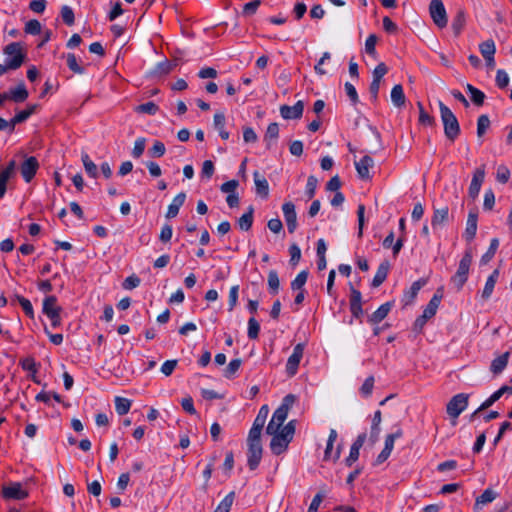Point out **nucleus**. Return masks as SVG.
I'll list each match as a JSON object with an SVG mask.
<instances>
[{"label":"nucleus","instance_id":"obj_1","mask_svg":"<svg viewBox=\"0 0 512 512\" xmlns=\"http://www.w3.org/2000/svg\"><path fill=\"white\" fill-rule=\"evenodd\" d=\"M3 53L6 56L14 55V58H6L5 64H0V76L4 75L8 70L20 68L26 58L20 42L9 43L4 47Z\"/></svg>","mask_w":512,"mask_h":512},{"label":"nucleus","instance_id":"obj_2","mask_svg":"<svg viewBox=\"0 0 512 512\" xmlns=\"http://www.w3.org/2000/svg\"><path fill=\"white\" fill-rule=\"evenodd\" d=\"M440 116L444 127V134L450 142H454L460 134L459 122L451 111L442 101H439Z\"/></svg>","mask_w":512,"mask_h":512},{"label":"nucleus","instance_id":"obj_3","mask_svg":"<svg viewBox=\"0 0 512 512\" xmlns=\"http://www.w3.org/2000/svg\"><path fill=\"white\" fill-rule=\"evenodd\" d=\"M471 263L472 252L467 250L459 262L456 273L450 279V282L455 287L456 291H460L467 282Z\"/></svg>","mask_w":512,"mask_h":512},{"label":"nucleus","instance_id":"obj_4","mask_svg":"<svg viewBox=\"0 0 512 512\" xmlns=\"http://www.w3.org/2000/svg\"><path fill=\"white\" fill-rule=\"evenodd\" d=\"M468 406V395L459 393L451 398L446 406L447 414L456 420Z\"/></svg>","mask_w":512,"mask_h":512},{"label":"nucleus","instance_id":"obj_5","mask_svg":"<svg viewBox=\"0 0 512 512\" xmlns=\"http://www.w3.org/2000/svg\"><path fill=\"white\" fill-rule=\"evenodd\" d=\"M431 18L436 26L444 28L447 26V14L442 0H431L429 5Z\"/></svg>","mask_w":512,"mask_h":512},{"label":"nucleus","instance_id":"obj_6","mask_svg":"<svg viewBox=\"0 0 512 512\" xmlns=\"http://www.w3.org/2000/svg\"><path fill=\"white\" fill-rule=\"evenodd\" d=\"M296 396L294 394L286 395L280 406L274 411L273 418L277 421L278 425H283L284 421L287 419L288 412L296 402Z\"/></svg>","mask_w":512,"mask_h":512},{"label":"nucleus","instance_id":"obj_7","mask_svg":"<svg viewBox=\"0 0 512 512\" xmlns=\"http://www.w3.org/2000/svg\"><path fill=\"white\" fill-rule=\"evenodd\" d=\"M304 348L305 345L303 343H298L293 348V352L286 363V373L288 376L292 377L297 373L300 361L303 357Z\"/></svg>","mask_w":512,"mask_h":512},{"label":"nucleus","instance_id":"obj_8","mask_svg":"<svg viewBox=\"0 0 512 512\" xmlns=\"http://www.w3.org/2000/svg\"><path fill=\"white\" fill-rule=\"evenodd\" d=\"M367 438V434L361 433L357 436L355 441L352 443L350 447L349 455L345 458L344 462L347 467H351L358 459L360 455V449L365 443Z\"/></svg>","mask_w":512,"mask_h":512},{"label":"nucleus","instance_id":"obj_9","mask_svg":"<svg viewBox=\"0 0 512 512\" xmlns=\"http://www.w3.org/2000/svg\"><path fill=\"white\" fill-rule=\"evenodd\" d=\"M39 168V162L34 156L26 158L20 166V173L26 182H30Z\"/></svg>","mask_w":512,"mask_h":512},{"label":"nucleus","instance_id":"obj_10","mask_svg":"<svg viewBox=\"0 0 512 512\" xmlns=\"http://www.w3.org/2000/svg\"><path fill=\"white\" fill-rule=\"evenodd\" d=\"M284 219L289 233H294L297 229V215L295 205L292 202H286L282 206Z\"/></svg>","mask_w":512,"mask_h":512},{"label":"nucleus","instance_id":"obj_11","mask_svg":"<svg viewBox=\"0 0 512 512\" xmlns=\"http://www.w3.org/2000/svg\"><path fill=\"white\" fill-rule=\"evenodd\" d=\"M247 451V464L250 470H255L262 458V444L250 443Z\"/></svg>","mask_w":512,"mask_h":512},{"label":"nucleus","instance_id":"obj_12","mask_svg":"<svg viewBox=\"0 0 512 512\" xmlns=\"http://www.w3.org/2000/svg\"><path fill=\"white\" fill-rule=\"evenodd\" d=\"M350 311L352 316L356 319H361L364 314L362 309V294L354 287H351Z\"/></svg>","mask_w":512,"mask_h":512},{"label":"nucleus","instance_id":"obj_13","mask_svg":"<svg viewBox=\"0 0 512 512\" xmlns=\"http://www.w3.org/2000/svg\"><path fill=\"white\" fill-rule=\"evenodd\" d=\"M2 495L7 499L23 500L28 497V492L22 488L20 483H12L3 487Z\"/></svg>","mask_w":512,"mask_h":512},{"label":"nucleus","instance_id":"obj_14","mask_svg":"<svg viewBox=\"0 0 512 512\" xmlns=\"http://www.w3.org/2000/svg\"><path fill=\"white\" fill-rule=\"evenodd\" d=\"M304 104L302 101H297L293 106L282 105L280 107L281 116L284 119H299L302 117Z\"/></svg>","mask_w":512,"mask_h":512},{"label":"nucleus","instance_id":"obj_15","mask_svg":"<svg viewBox=\"0 0 512 512\" xmlns=\"http://www.w3.org/2000/svg\"><path fill=\"white\" fill-rule=\"evenodd\" d=\"M16 168V161L11 160L8 165L0 171V192H6L7 182L16 175Z\"/></svg>","mask_w":512,"mask_h":512},{"label":"nucleus","instance_id":"obj_16","mask_svg":"<svg viewBox=\"0 0 512 512\" xmlns=\"http://www.w3.org/2000/svg\"><path fill=\"white\" fill-rule=\"evenodd\" d=\"M4 93L8 97V100H11L15 103H22L26 101L29 96L24 82L19 83L16 88H11L8 92Z\"/></svg>","mask_w":512,"mask_h":512},{"label":"nucleus","instance_id":"obj_17","mask_svg":"<svg viewBox=\"0 0 512 512\" xmlns=\"http://www.w3.org/2000/svg\"><path fill=\"white\" fill-rule=\"evenodd\" d=\"M477 221H478V215L476 211L471 210L468 214L467 222H466V228L464 232V238L466 241L471 242L476 235L477 232Z\"/></svg>","mask_w":512,"mask_h":512},{"label":"nucleus","instance_id":"obj_18","mask_svg":"<svg viewBox=\"0 0 512 512\" xmlns=\"http://www.w3.org/2000/svg\"><path fill=\"white\" fill-rule=\"evenodd\" d=\"M374 166V160L368 156H363L359 161L355 162V167L358 173V176L361 179H368L370 174V168Z\"/></svg>","mask_w":512,"mask_h":512},{"label":"nucleus","instance_id":"obj_19","mask_svg":"<svg viewBox=\"0 0 512 512\" xmlns=\"http://www.w3.org/2000/svg\"><path fill=\"white\" fill-rule=\"evenodd\" d=\"M390 267L391 265L388 260H384L383 262L380 263L376 271V274L374 275V278L372 280V287H379L386 280Z\"/></svg>","mask_w":512,"mask_h":512},{"label":"nucleus","instance_id":"obj_20","mask_svg":"<svg viewBox=\"0 0 512 512\" xmlns=\"http://www.w3.org/2000/svg\"><path fill=\"white\" fill-rule=\"evenodd\" d=\"M392 307H393V302H390V301L382 304L375 312H373L369 316L368 321L371 324L380 323L382 320H384L387 317V315L391 311Z\"/></svg>","mask_w":512,"mask_h":512},{"label":"nucleus","instance_id":"obj_21","mask_svg":"<svg viewBox=\"0 0 512 512\" xmlns=\"http://www.w3.org/2000/svg\"><path fill=\"white\" fill-rule=\"evenodd\" d=\"M509 357H510V352H505V353L499 355L498 357H496L495 359H493L491 362V365H490V371L494 375L501 374L508 365Z\"/></svg>","mask_w":512,"mask_h":512},{"label":"nucleus","instance_id":"obj_22","mask_svg":"<svg viewBox=\"0 0 512 512\" xmlns=\"http://www.w3.org/2000/svg\"><path fill=\"white\" fill-rule=\"evenodd\" d=\"M426 282L427 281L425 279H419L412 283L409 290L405 291V293H404V296H403L404 305H409V304L413 303L419 290L424 285H426Z\"/></svg>","mask_w":512,"mask_h":512},{"label":"nucleus","instance_id":"obj_23","mask_svg":"<svg viewBox=\"0 0 512 512\" xmlns=\"http://www.w3.org/2000/svg\"><path fill=\"white\" fill-rule=\"evenodd\" d=\"M42 311L47 317H49L53 316L57 312L61 313L62 308L57 305V298L54 295H50L44 298Z\"/></svg>","mask_w":512,"mask_h":512},{"label":"nucleus","instance_id":"obj_24","mask_svg":"<svg viewBox=\"0 0 512 512\" xmlns=\"http://www.w3.org/2000/svg\"><path fill=\"white\" fill-rule=\"evenodd\" d=\"M382 421V413L380 410L375 411L373 419H372V425H371V431H370V437L369 440L371 444H375L378 439L381 432L380 424Z\"/></svg>","mask_w":512,"mask_h":512},{"label":"nucleus","instance_id":"obj_25","mask_svg":"<svg viewBox=\"0 0 512 512\" xmlns=\"http://www.w3.org/2000/svg\"><path fill=\"white\" fill-rule=\"evenodd\" d=\"M498 494L491 488H487L475 500L474 509L479 510L483 505L491 503L497 498Z\"/></svg>","mask_w":512,"mask_h":512},{"label":"nucleus","instance_id":"obj_26","mask_svg":"<svg viewBox=\"0 0 512 512\" xmlns=\"http://www.w3.org/2000/svg\"><path fill=\"white\" fill-rule=\"evenodd\" d=\"M466 24V15L463 9H458L453 17L451 28L455 36H459Z\"/></svg>","mask_w":512,"mask_h":512},{"label":"nucleus","instance_id":"obj_27","mask_svg":"<svg viewBox=\"0 0 512 512\" xmlns=\"http://www.w3.org/2000/svg\"><path fill=\"white\" fill-rule=\"evenodd\" d=\"M484 178H485V167L483 165L481 167H478L475 170L468 192H479L481 189V185L484 181Z\"/></svg>","mask_w":512,"mask_h":512},{"label":"nucleus","instance_id":"obj_28","mask_svg":"<svg viewBox=\"0 0 512 512\" xmlns=\"http://www.w3.org/2000/svg\"><path fill=\"white\" fill-rule=\"evenodd\" d=\"M442 299V295H439L438 293L434 294L433 297L430 299L429 303L425 307L423 311V318H432L435 316L437 309L440 305Z\"/></svg>","mask_w":512,"mask_h":512},{"label":"nucleus","instance_id":"obj_29","mask_svg":"<svg viewBox=\"0 0 512 512\" xmlns=\"http://www.w3.org/2000/svg\"><path fill=\"white\" fill-rule=\"evenodd\" d=\"M186 194H176L171 204L168 206L166 218H174L178 215L180 207L185 202Z\"/></svg>","mask_w":512,"mask_h":512},{"label":"nucleus","instance_id":"obj_30","mask_svg":"<svg viewBox=\"0 0 512 512\" xmlns=\"http://www.w3.org/2000/svg\"><path fill=\"white\" fill-rule=\"evenodd\" d=\"M499 276V270L495 269L490 276L487 278L484 289L482 291V298L487 300L491 297L495 284Z\"/></svg>","mask_w":512,"mask_h":512},{"label":"nucleus","instance_id":"obj_31","mask_svg":"<svg viewBox=\"0 0 512 512\" xmlns=\"http://www.w3.org/2000/svg\"><path fill=\"white\" fill-rule=\"evenodd\" d=\"M279 137V125L276 122L270 123L264 135V142L267 149H271L272 142L276 141Z\"/></svg>","mask_w":512,"mask_h":512},{"label":"nucleus","instance_id":"obj_32","mask_svg":"<svg viewBox=\"0 0 512 512\" xmlns=\"http://www.w3.org/2000/svg\"><path fill=\"white\" fill-rule=\"evenodd\" d=\"M391 101L398 108H401L405 105L406 97L402 85L397 84L392 88Z\"/></svg>","mask_w":512,"mask_h":512},{"label":"nucleus","instance_id":"obj_33","mask_svg":"<svg viewBox=\"0 0 512 512\" xmlns=\"http://www.w3.org/2000/svg\"><path fill=\"white\" fill-rule=\"evenodd\" d=\"M295 428H296V420H291L282 429L280 428V430L278 431V433L276 435H278L281 439L290 443L295 434Z\"/></svg>","mask_w":512,"mask_h":512},{"label":"nucleus","instance_id":"obj_34","mask_svg":"<svg viewBox=\"0 0 512 512\" xmlns=\"http://www.w3.org/2000/svg\"><path fill=\"white\" fill-rule=\"evenodd\" d=\"M448 215H449V209L447 206L440 208V209H435L432 220H431L432 227L435 228V227L447 222Z\"/></svg>","mask_w":512,"mask_h":512},{"label":"nucleus","instance_id":"obj_35","mask_svg":"<svg viewBox=\"0 0 512 512\" xmlns=\"http://www.w3.org/2000/svg\"><path fill=\"white\" fill-rule=\"evenodd\" d=\"M253 206H249L247 212H245L238 220V226L242 231H248L251 229L253 224Z\"/></svg>","mask_w":512,"mask_h":512},{"label":"nucleus","instance_id":"obj_36","mask_svg":"<svg viewBox=\"0 0 512 512\" xmlns=\"http://www.w3.org/2000/svg\"><path fill=\"white\" fill-rule=\"evenodd\" d=\"M66 59V64L68 68L75 74H84L85 68L80 65L78 62V59L74 53H67L66 55H63Z\"/></svg>","mask_w":512,"mask_h":512},{"label":"nucleus","instance_id":"obj_37","mask_svg":"<svg viewBox=\"0 0 512 512\" xmlns=\"http://www.w3.org/2000/svg\"><path fill=\"white\" fill-rule=\"evenodd\" d=\"M289 443L281 439L278 435H274L270 442V449L273 454L280 455L288 448Z\"/></svg>","mask_w":512,"mask_h":512},{"label":"nucleus","instance_id":"obj_38","mask_svg":"<svg viewBox=\"0 0 512 512\" xmlns=\"http://www.w3.org/2000/svg\"><path fill=\"white\" fill-rule=\"evenodd\" d=\"M225 115L222 112L215 113L214 115V127L218 130L220 137L223 140L229 138V132L224 129L225 126Z\"/></svg>","mask_w":512,"mask_h":512},{"label":"nucleus","instance_id":"obj_39","mask_svg":"<svg viewBox=\"0 0 512 512\" xmlns=\"http://www.w3.org/2000/svg\"><path fill=\"white\" fill-rule=\"evenodd\" d=\"M466 89L470 93L471 101L476 106H482L486 97L484 92H482L481 90H479L478 88L474 87L471 84H467Z\"/></svg>","mask_w":512,"mask_h":512},{"label":"nucleus","instance_id":"obj_40","mask_svg":"<svg viewBox=\"0 0 512 512\" xmlns=\"http://www.w3.org/2000/svg\"><path fill=\"white\" fill-rule=\"evenodd\" d=\"M479 51L484 59L491 58V56H495L496 46L495 42L492 39H488L479 44Z\"/></svg>","mask_w":512,"mask_h":512},{"label":"nucleus","instance_id":"obj_41","mask_svg":"<svg viewBox=\"0 0 512 512\" xmlns=\"http://www.w3.org/2000/svg\"><path fill=\"white\" fill-rule=\"evenodd\" d=\"M498 247H499L498 238H493L490 242V246H489L488 250L482 255L480 264L481 265L488 264L494 257Z\"/></svg>","mask_w":512,"mask_h":512},{"label":"nucleus","instance_id":"obj_42","mask_svg":"<svg viewBox=\"0 0 512 512\" xmlns=\"http://www.w3.org/2000/svg\"><path fill=\"white\" fill-rule=\"evenodd\" d=\"M81 159L86 173L90 177L96 178L98 175V168L96 164L90 159L89 155L87 153H82Z\"/></svg>","mask_w":512,"mask_h":512},{"label":"nucleus","instance_id":"obj_43","mask_svg":"<svg viewBox=\"0 0 512 512\" xmlns=\"http://www.w3.org/2000/svg\"><path fill=\"white\" fill-rule=\"evenodd\" d=\"M235 499V492L228 493L224 499L218 504L214 512H230Z\"/></svg>","mask_w":512,"mask_h":512},{"label":"nucleus","instance_id":"obj_44","mask_svg":"<svg viewBox=\"0 0 512 512\" xmlns=\"http://www.w3.org/2000/svg\"><path fill=\"white\" fill-rule=\"evenodd\" d=\"M309 272L307 270H303L297 274L295 279L291 282V289L294 291L304 290V285L307 282Z\"/></svg>","mask_w":512,"mask_h":512},{"label":"nucleus","instance_id":"obj_45","mask_svg":"<svg viewBox=\"0 0 512 512\" xmlns=\"http://www.w3.org/2000/svg\"><path fill=\"white\" fill-rule=\"evenodd\" d=\"M337 436H338L337 431L335 429H330L327 444H326V449L324 452V460L325 461H328L330 459L333 460L332 450H333L334 442L337 439Z\"/></svg>","mask_w":512,"mask_h":512},{"label":"nucleus","instance_id":"obj_46","mask_svg":"<svg viewBox=\"0 0 512 512\" xmlns=\"http://www.w3.org/2000/svg\"><path fill=\"white\" fill-rule=\"evenodd\" d=\"M131 408V401L124 397L117 396L115 398V409L119 415H125Z\"/></svg>","mask_w":512,"mask_h":512},{"label":"nucleus","instance_id":"obj_47","mask_svg":"<svg viewBox=\"0 0 512 512\" xmlns=\"http://www.w3.org/2000/svg\"><path fill=\"white\" fill-rule=\"evenodd\" d=\"M253 177L256 186V192H268L269 184L265 176L259 171H255Z\"/></svg>","mask_w":512,"mask_h":512},{"label":"nucleus","instance_id":"obj_48","mask_svg":"<svg viewBox=\"0 0 512 512\" xmlns=\"http://www.w3.org/2000/svg\"><path fill=\"white\" fill-rule=\"evenodd\" d=\"M20 366L23 370L28 371L30 373L37 374L39 364L36 363L33 357H26L20 360Z\"/></svg>","mask_w":512,"mask_h":512},{"label":"nucleus","instance_id":"obj_49","mask_svg":"<svg viewBox=\"0 0 512 512\" xmlns=\"http://www.w3.org/2000/svg\"><path fill=\"white\" fill-rule=\"evenodd\" d=\"M260 332V325L255 317H251L248 320V331L247 336L251 340H255L258 338Z\"/></svg>","mask_w":512,"mask_h":512},{"label":"nucleus","instance_id":"obj_50","mask_svg":"<svg viewBox=\"0 0 512 512\" xmlns=\"http://www.w3.org/2000/svg\"><path fill=\"white\" fill-rule=\"evenodd\" d=\"M263 427L252 425L248 438H247V444L254 443V444H261V432Z\"/></svg>","mask_w":512,"mask_h":512},{"label":"nucleus","instance_id":"obj_51","mask_svg":"<svg viewBox=\"0 0 512 512\" xmlns=\"http://www.w3.org/2000/svg\"><path fill=\"white\" fill-rule=\"evenodd\" d=\"M501 398L500 393L495 391L492 395H490L489 398H487L480 407L471 415V418H474L480 411L485 410L492 406L496 401H498Z\"/></svg>","mask_w":512,"mask_h":512},{"label":"nucleus","instance_id":"obj_52","mask_svg":"<svg viewBox=\"0 0 512 512\" xmlns=\"http://www.w3.org/2000/svg\"><path fill=\"white\" fill-rule=\"evenodd\" d=\"M268 286L272 294H277L280 286L278 273L276 270H271L268 273Z\"/></svg>","mask_w":512,"mask_h":512},{"label":"nucleus","instance_id":"obj_53","mask_svg":"<svg viewBox=\"0 0 512 512\" xmlns=\"http://www.w3.org/2000/svg\"><path fill=\"white\" fill-rule=\"evenodd\" d=\"M262 1L261 0H252L248 3H246L244 6H243V9H242V15L244 17H250V16H253L259 6L261 5Z\"/></svg>","mask_w":512,"mask_h":512},{"label":"nucleus","instance_id":"obj_54","mask_svg":"<svg viewBox=\"0 0 512 512\" xmlns=\"http://www.w3.org/2000/svg\"><path fill=\"white\" fill-rule=\"evenodd\" d=\"M159 107L152 101L140 104L136 107L135 111L138 113H144L148 115H155Z\"/></svg>","mask_w":512,"mask_h":512},{"label":"nucleus","instance_id":"obj_55","mask_svg":"<svg viewBox=\"0 0 512 512\" xmlns=\"http://www.w3.org/2000/svg\"><path fill=\"white\" fill-rule=\"evenodd\" d=\"M418 108H419V122L422 124V125H426V126H432L435 124V119L433 116L429 115L421 102H418Z\"/></svg>","mask_w":512,"mask_h":512},{"label":"nucleus","instance_id":"obj_56","mask_svg":"<svg viewBox=\"0 0 512 512\" xmlns=\"http://www.w3.org/2000/svg\"><path fill=\"white\" fill-rule=\"evenodd\" d=\"M61 17L63 22L68 26H72L75 22L74 12L72 8L67 5L62 6L61 8Z\"/></svg>","mask_w":512,"mask_h":512},{"label":"nucleus","instance_id":"obj_57","mask_svg":"<svg viewBox=\"0 0 512 512\" xmlns=\"http://www.w3.org/2000/svg\"><path fill=\"white\" fill-rule=\"evenodd\" d=\"M166 148L163 142L155 141L148 153L152 158H160L165 154Z\"/></svg>","mask_w":512,"mask_h":512},{"label":"nucleus","instance_id":"obj_58","mask_svg":"<svg viewBox=\"0 0 512 512\" xmlns=\"http://www.w3.org/2000/svg\"><path fill=\"white\" fill-rule=\"evenodd\" d=\"M41 29V23L36 19H32L25 24L24 31L27 34L38 35L41 33Z\"/></svg>","mask_w":512,"mask_h":512},{"label":"nucleus","instance_id":"obj_59","mask_svg":"<svg viewBox=\"0 0 512 512\" xmlns=\"http://www.w3.org/2000/svg\"><path fill=\"white\" fill-rule=\"evenodd\" d=\"M509 80V75L505 70H497L495 81L498 88L505 89L509 84Z\"/></svg>","mask_w":512,"mask_h":512},{"label":"nucleus","instance_id":"obj_60","mask_svg":"<svg viewBox=\"0 0 512 512\" xmlns=\"http://www.w3.org/2000/svg\"><path fill=\"white\" fill-rule=\"evenodd\" d=\"M489 126V117L487 115L479 116L477 120V136L482 137L485 134L486 130L489 128Z\"/></svg>","mask_w":512,"mask_h":512},{"label":"nucleus","instance_id":"obj_61","mask_svg":"<svg viewBox=\"0 0 512 512\" xmlns=\"http://www.w3.org/2000/svg\"><path fill=\"white\" fill-rule=\"evenodd\" d=\"M241 359H233L229 362L224 371V376L228 379L232 378L241 366Z\"/></svg>","mask_w":512,"mask_h":512},{"label":"nucleus","instance_id":"obj_62","mask_svg":"<svg viewBox=\"0 0 512 512\" xmlns=\"http://www.w3.org/2000/svg\"><path fill=\"white\" fill-rule=\"evenodd\" d=\"M239 285L230 288L228 296V311H233L238 302Z\"/></svg>","mask_w":512,"mask_h":512},{"label":"nucleus","instance_id":"obj_63","mask_svg":"<svg viewBox=\"0 0 512 512\" xmlns=\"http://www.w3.org/2000/svg\"><path fill=\"white\" fill-rule=\"evenodd\" d=\"M289 254H290V264L292 266H296L301 259V250H300L299 246L295 243L290 245Z\"/></svg>","mask_w":512,"mask_h":512},{"label":"nucleus","instance_id":"obj_64","mask_svg":"<svg viewBox=\"0 0 512 512\" xmlns=\"http://www.w3.org/2000/svg\"><path fill=\"white\" fill-rule=\"evenodd\" d=\"M140 278L133 274L131 276H128L122 283V286L126 290H132L140 285Z\"/></svg>","mask_w":512,"mask_h":512}]
</instances>
